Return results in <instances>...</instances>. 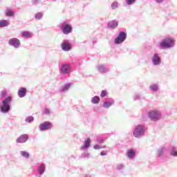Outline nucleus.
Returning <instances> with one entry per match:
<instances>
[{"label":"nucleus","mask_w":177,"mask_h":177,"mask_svg":"<svg viewBox=\"0 0 177 177\" xmlns=\"http://www.w3.org/2000/svg\"><path fill=\"white\" fill-rule=\"evenodd\" d=\"M151 63L153 66H160L162 63L161 57L160 54L155 53L151 57Z\"/></svg>","instance_id":"10"},{"label":"nucleus","mask_w":177,"mask_h":177,"mask_svg":"<svg viewBox=\"0 0 177 177\" xmlns=\"http://www.w3.org/2000/svg\"><path fill=\"white\" fill-rule=\"evenodd\" d=\"M53 128V124L49 121L44 122L43 123L40 124L39 126V130L42 131H49Z\"/></svg>","instance_id":"7"},{"label":"nucleus","mask_w":177,"mask_h":177,"mask_svg":"<svg viewBox=\"0 0 177 177\" xmlns=\"http://www.w3.org/2000/svg\"><path fill=\"white\" fill-rule=\"evenodd\" d=\"M108 153L109 152L107 151H102L100 153V156H107Z\"/></svg>","instance_id":"41"},{"label":"nucleus","mask_w":177,"mask_h":177,"mask_svg":"<svg viewBox=\"0 0 177 177\" xmlns=\"http://www.w3.org/2000/svg\"><path fill=\"white\" fill-rule=\"evenodd\" d=\"M136 156V152L133 149H129L127 151V157L128 158H133Z\"/></svg>","instance_id":"26"},{"label":"nucleus","mask_w":177,"mask_h":177,"mask_svg":"<svg viewBox=\"0 0 177 177\" xmlns=\"http://www.w3.org/2000/svg\"><path fill=\"white\" fill-rule=\"evenodd\" d=\"M111 8L113 10H115V9H118V2L114 1L111 4Z\"/></svg>","instance_id":"29"},{"label":"nucleus","mask_w":177,"mask_h":177,"mask_svg":"<svg viewBox=\"0 0 177 177\" xmlns=\"http://www.w3.org/2000/svg\"><path fill=\"white\" fill-rule=\"evenodd\" d=\"M146 133V127L143 124H138L135 126V128L133 131V136L134 138H142L145 136Z\"/></svg>","instance_id":"2"},{"label":"nucleus","mask_w":177,"mask_h":177,"mask_svg":"<svg viewBox=\"0 0 177 177\" xmlns=\"http://www.w3.org/2000/svg\"><path fill=\"white\" fill-rule=\"evenodd\" d=\"M8 45L10 46H12L15 49H19L21 44L20 43V40L19 39L13 37L8 40Z\"/></svg>","instance_id":"9"},{"label":"nucleus","mask_w":177,"mask_h":177,"mask_svg":"<svg viewBox=\"0 0 177 177\" xmlns=\"http://www.w3.org/2000/svg\"><path fill=\"white\" fill-rule=\"evenodd\" d=\"M124 168H125V166L123 164H118L116 166L117 171H123Z\"/></svg>","instance_id":"33"},{"label":"nucleus","mask_w":177,"mask_h":177,"mask_svg":"<svg viewBox=\"0 0 177 177\" xmlns=\"http://www.w3.org/2000/svg\"><path fill=\"white\" fill-rule=\"evenodd\" d=\"M61 48L64 52H68L71 50L73 46L68 40H64L61 44Z\"/></svg>","instance_id":"12"},{"label":"nucleus","mask_w":177,"mask_h":177,"mask_svg":"<svg viewBox=\"0 0 177 177\" xmlns=\"http://www.w3.org/2000/svg\"><path fill=\"white\" fill-rule=\"evenodd\" d=\"M5 15L7 17H13L15 16V12L10 8H7L5 10Z\"/></svg>","instance_id":"23"},{"label":"nucleus","mask_w":177,"mask_h":177,"mask_svg":"<svg viewBox=\"0 0 177 177\" xmlns=\"http://www.w3.org/2000/svg\"><path fill=\"white\" fill-rule=\"evenodd\" d=\"M25 121H26V122H28V123L32 122V121H34V117H32V116L27 117L26 118Z\"/></svg>","instance_id":"34"},{"label":"nucleus","mask_w":177,"mask_h":177,"mask_svg":"<svg viewBox=\"0 0 177 177\" xmlns=\"http://www.w3.org/2000/svg\"><path fill=\"white\" fill-rule=\"evenodd\" d=\"M148 117L151 121H160L161 120L162 113L161 111L157 110H153L148 113Z\"/></svg>","instance_id":"5"},{"label":"nucleus","mask_w":177,"mask_h":177,"mask_svg":"<svg viewBox=\"0 0 177 177\" xmlns=\"http://www.w3.org/2000/svg\"><path fill=\"white\" fill-rule=\"evenodd\" d=\"M135 2H136V0H126V3L129 6L133 5Z\"/></svg>","instance_id":"36"},{"label":"nucleus","mask_w":177,"mask_h":177,"mask_svg":"<svg viewBox=\"0 0 177 177\" xmlns=\"http://www.w3.org/2000/svg\"><path fill=\"white\" fill-rule=\"evenodd\" d=\"M156 2L157 3H162V2H164V0H156Z\"/></svg>","instance_id":"42"},{"label":"nucleus","mask_w":177,"mask_h":177,"mask_svg":"<svg viewBox=\"0 0 177 177\" xmlns=\"http://www.w3.org/2000/svg\"><path fill=\"white\" fill-rule=\"evenodd\" d=\"M21 35L23 38H31L32 33L29 31H23L21 32Z\"/></svg>","instance_id":"22"},{"label":"nucleus","mask_w":177,"mask_h":177,"mask_svg":"<svg viewBox=\"0 0 177 177\" xmlns=\"http://www.w3.org/2000/svg\"><path fill=\"white\" fill-rule=\"evenodd\" d=\"M27 95V88L24 87H21L19 91H18V96L19 97H24Z\"/></svg>","instance_id":"19"},{"label":"nucleus","mask_w":177,"mask_h":177,"mask_svg":"<svg viewBox=\"0 0 177 177\" xmlns=\"http://www.w3.org/2000/svg\"><path fill=\"white\" fill-rule=\"evenodd\" d=\"M28 140V135L22 134L16 140L17 143H26Z\"/></svg>","instance_id":"15"},{"label":"nucleus","mask_w":177,"mask_h":177,"mask_svg":"<svg viewBox=\"0 0 177 177\" xmlns=\"http://www.w3.org/2000/svg\"><path fill=\"white\" fill-rule=\"evenodd\" d=\"M59 28L64 35H68L73 32V26L67 21H63L59 24Z\"/></svg>","instance_id":"3"},{"label":"nucleus","mask_w":177,"mask_h":177,"mask_svg":"<svg viewBox=\"0 0 177 177\" xmlns=\"http://www.w3.org/2000/svg\"><path fill=\"white\" fill-rule=\"evenodd\" d=\"M60 73L63 75H67L71 73V65L68 64H63L60 67Z\"/></svg>","instance_id":"8"},{"label":"nucleus","mask_w":177,"mask_h":177,"mask_svg":"<svg viewBox=\"0 0 177 177\" xmlns=\"http://www.w3.org/2000/svg\"><path fill=\"white\" fill-rule=\"evenodd\" d=\"M97 71L101 74H106V73H109V68L106 67L104 65L98 64L97 66Z\"/></svg>","instance_id":"16"},{"label":"nucleus","mask_w":177,"mask_h":177,"mask_svg":"<svg viewBox=\"0 0 177 177\" xmlns=\"http://www.w3.org/2000/svg\"><path fill=\"white\" fill-rule=\"evenodd\" d=\"M0 97L3 99L1 101V105L0 106V111L3 114H6L10 111L12 97V96H8V92L6 91H1Z\"/></svg>","instance_id":"1"},{"label":"nucleus","mask_w":177,"mask_h":177,"mask_svg":"<svg viewBox=\"0 0 177 177\" xmlns=\"http://www.w3.org/2000/svg\"><path fill=\"white\" fill-rule=\"evenodd\" d=\"M127 39V32L124 31L120 32L119 35L115 38L114 44L115 45H120L124 42Z\"/></svg>","instance_id":"6"},{"label":"nucleus","mask_w":177,"mask_h":177,"mask_svg":"<svg viewBox=\"0 0 177 177\" xmlns=\"http://www.w3.org/2000/svg\"><path fill=\"white\" fill-rule=\"evenodd\" d=\"M160 46L162 49H170V48H174L175 46V43L174 39L169 37L165 38L160 43Z\"/></svg>","instance_id":"4"},{"label":"nucleus","mask_w":177,"mask_h":177,"mask_svg":"<svg viewBox=\"0 0 177 177\" xmlns=\"http://www.w3.org/2000/svg\"><path fill=\"white\" fill-rule=\"evenodd\" d=\"M149 90L151 92H158L160 91V84L158 83H153L149 86Z\"/></svg>","instance_id":"17"},{"label":"nucleus","mask_w":177,"mask_h":177,"mask_svg":"<svg viewBox=\"0 0 177 177\" xmlns=\"http://www.w3.org/2000/svg\"><path fill=\"white\" fill-rule=\"evenodd\" d=\"M9 24V21L6 19L0 20V28L8 27Z\"/></svg>","instance_id":"24"},{"label":"nucleus","mask_w":177,"mask_h":177,"mask_svg":"<svg viewBox=\"0 0 177 177\" xmlns=\"http://www.w3.org/2000/svg\"><path fill=\"white\" fill-rule=\"evenodd\" d=\"M20 154H21V157H24V158H30V153L26 151H20Z\"/></svg>","instance_id":"27"},{"label":"nucleus","mask_w":177,"mask_h":177,"mask_svg":"<svg viewBox=\"0 0 177 177\" xmlns=\"http://www.w3.org/2000/svg\"><path fill=\"white\" fill-rule=\"evenodd\" d=\"M44 17V14L42 12H37L35 15V19L36 20H41Z\"/></svg>","instance_id":"28"},{"label":"nucleus","mask_w":177,"mask_h":177,"mask_svg":"<svg viewBox=\"0 0 177 177\" xmlns=\"http://www.w3.org/2000/svg\"><path fill=\"white\" fill-rule=\"evenodd\" d=\"M91 147V138H88L84 140V145L80 147V150H86Z\"/></svg>","instance_id":"18"},{"label":"nucleus","mask_w":177,"mask_h":177,"mask_svg":"<svg viewBox=\"0 0 177 177\" xmlns=\"http://www.w3.org/2000/svg\"><path fill=\"white\" fill-rule=\"evenodd\" d=\"M44 113L46 114V115H49V114H50V110L48 108H45L44 109Z\"/></svg>","instance_id":"38"},{"label":"nucleus","mask_w":177,"mask_h":177,"mask_svg":"<svg viewBox=\"0 0 177 177\" xmlns=\"http://www.w3.org/2000/svg\"><path fill=\"white\" fill-rule=\"evenodd\" d=\"M97 143H104V139L102 138H97Z\"/></svg>","instance_id":"40"},{"label":"nucleus","mask_w":177,"mask_h":177,"mask_svg":"<svg viewBox=\"0 0 177 177\" xmlns=\"http://www.w3.org/2000/svg\"><path fill=\"white\" fill-rule=\"evenodd\" d=\"M170 156L171 157H177V148L175 146L170 147Z\"/></svg>","instance_id":"21"},{"label":"nucleus","mask_w":177,"mask_h":177,"mask_svg":"<svg viewBox=\"0 0 177 177\" xmlns=\"http://www.w3.org/2000/svg\"><path fill=\"white\" fill-rule=\"evenodd\" d=\"M32 5H39L41 0H32Z\"/></svg>","instance_id":"39"},{"label":"nucleus","mask_w":177,"mask_h":177,"mask_svg":"<svg viewBox=\"0 0 177 177\" xmlns=\"http://www.w3.org/2000/svg\"><path fill=\"white\" fill-rule=\"evenodd\" d=\"M119 21L117 19H113L112 21H110L107 24V28L109 30H115L117 27H118Z\"/></svg>","instance_id":"13"},{"label":"nucleus","mask_w":177,"mask_h":177,"mask_svg":"<svg viewBox=\"0 0 177 177\" xmlns=\"http://www.w3.org/2000/svg\"><path fill=\"white\" fill-rule=\"evenodd\" d=\"M109 93H107V91L102 90L100 94V97H106Z\"/></svg>","instance_id":"35"},{"label":"nucleus","mask_w":177,"mask_h":177,"mask_svg":"<svg viewBox=\"0 0 177 177\" xmlns=\"http://www.w3.org/2000/svg\"><path fill=\"white\" fill-rule=\"evenodd\" d=\"M100 102V97L97 95H95L91 98V103L93 104H99V102Z\"/></svg>","instance_id":"25"},{"label":"nucleus","mask_w":177,"mask_h":177,"mask_svg":"<svg viewBox=\"0 0 177 177\" xmlns=\"http://www.w3.org/2000/svg\"><path fill=\"white\" fill-rule=\"evenodd\" d=\"M133 99L135 102L136 100H140L142 99V95L139 93H136L133 96Z\"/></svg>","instance_id":"31"},{"label":"nucleus","mask_w":177,"mask_h":177,"mask_svg":"<svg viewBox=\"0 0 177 177\" xmlns=\"http://www.w3.org/2000/svg\"><path fill=\"white\" fill-rule=\"evenodd\" d=\"M165 151V149L164 147H160L158 149V156L159 157H161V156H163L164 151Z\"/></svg>","instance_id":"30"},{"label":"nucleus","mask_w":177,"mask_h":177,"mask_svg":"<svg viewBox=\"0 0 177 177\" xmlns=\"http://www.w3.org/2000/svg\"><path fill=\"white\" fill-rule=\"evenodd\" d=\"M71 88V84L70 83L65 84L64 86H62L59 91V92H67Z\"/></svg>","instance_id":"20"},{"label":"nucleus","mask_w":177,"mask_h":177,"mask_svg":"<svg viewBox=\"0 0 177 177\" xmlns=\"http://www.w3.org/2000/svg\"><path fill=\"white\" fill-rule=\"evenodd\" d=\"M81 157L82 158H89V153L85 152L82 154Z\"/></svg>","instance_id":"37"},{"label":"nucleus","mask_w":177,"mask_h":177,"mask_svg":"<svg viewBox=\"0 0 177 177\" xmlns=\"http://www.w3.org/2000/svg\"><path fill=\"white\" fill-rule=\"evenodd\" d=\"M45 171H46V166L44 163H41L38 165L37 172L39 176H42L43 174H45Z\"/></svg>","instance_id":"14"},{"label":"nucleus","mask_w":177,"mask_h":177,"mask_svg":"<svg viewBox=\"0 0 177 177\" xmlns=\"http://www.w3.org/2000/svg\"><path fill=\"white\" fill-rule=\"evenodd\" d=\"M84 177H92V176L89 175V174H85Z\"/></svg>","instance_id":"43"},{"label":"nucleus","mask_w":177,"mask_h":177,"mask_svg":"<svg viewBox=\"0 0 177 177\" xmlns=\"http://www.w3.org/2000/svg\"><path fill=\"white\" fill-rule=\"evenodd\" d=\"M95 150H100V149H106V145H95L93 146Z\"/></svg>","instance_id":"32"},{"label":"nucleus","mask_w":177,"mask_h":177,"mask_svg":"<svg viewBox=\"0 0 177 177\" xmlns=\"http://www.w3.org/2000/svg\"><path fill=\"white\" fill-rule=\"evenodd\" d=\"M52 1H53V2H56V0H52Z\"/></svg>","instance_id":"44"},{"label":"nucleus","mask_w":177,"mask_h":177,"mask_svg":"<svg viewBox=\"0 0 177 177\" xmlns=\"http://www.w3.org/2000/svg\"><path fill=\"white\" fill-rule=\"evenodd\" d=\"M114 104H115V100L111 97H109L103 102L102 107L104 109H109V107L114 106Z\"/></svg>","instance_id":"11"}]
</instances>
